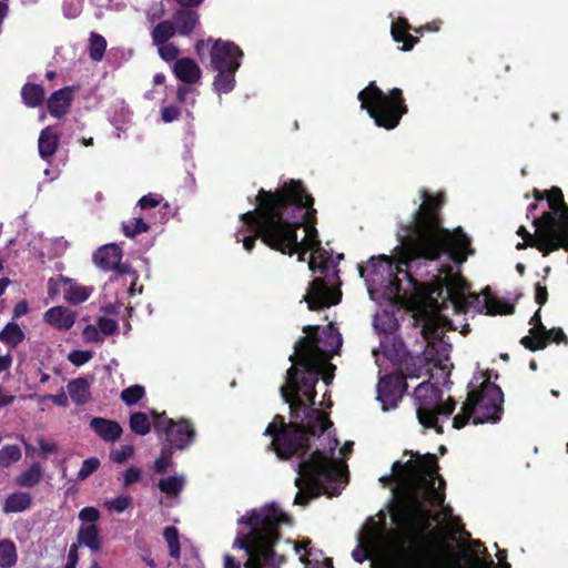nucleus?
<instances>
[{"instance_id": "f257e3e1", "label": "nucleus", "mask_w": 568, "mask_h": 568, "mask_svg": "<svg viewBox=\"0 0 568 568\" xmlns=\"http://www.w3.org/2000/svg\"><path fill=\"white\" fill-rule=\"evenodd\" d=\"M303 332L306 336L295 344L290 356L292 366L280 388L293 420L285 424L283 417L276 416L264 432L273 437L271 446L278 457L302 458L296 466L298 491L294 500L302 506L321 494L337 496L347 484L346 465L335 456L337 439L329 434L323 437L332 423L312 407L318 378L326 384L333 378L335 366L328 361L342 346V336L332 324L305 326Z\"/></svg>"}, {"instance_id": "f03ea898", "label": "nucleus", "mask_w": 568, "mask_h": 568, "mask_svg": "<svg viewBox=\"0 0 568 568\" xmlns=\"http://www.w3.org/2000/svg\"><path fill=\"white\" fill-rule=\"evenodd\" d=\"M254 211L243 213L242 227L235 234L237 242H243L245 251L251 252L256 239L273 250L305 261L311 251L308 267L312 272L323 274L311 283L304 301L310 310L335 305L341 300V292L333 288L332 277H337V270L332 256L322 247L315 223L313 197L307 194L300 181L285 182L275 192L261 190L256 196Z\"/></svg>"}, {"instance_id": "7ed1b4c3", "label": "nucleus", "mask_w": 568, "mask_h": 568, "mask_svg": "<svg viewBox=\"0 0 568 568\" xmlns=\"http://www.w3.org/2000/svg\"><path fill=\"white\" fill-rule=\"evenodd\" d=\"M420 199L423 202L410 225L400 235L394 261L386 255L373 256L358 267L371 298L377 303L385 300L404 304L415 291L427 293V287L414 277V270L433 264L440 256L462 264L471 253L469 239L460 227L450 232L439 225L436 214L439 199L429 196L425 190L420 191Z\"/></svg>"}, {"instance_id": "20e7f679", "label": "nucleus", "mask_w": 568, "mask_h": 568, "mask_svg": "<svg viewBox=\"0 0 568 568\" xmlns=\"http://www.w3.org/2000/svg\"><path fill=\"white\" fill-rule=\"evenodd\" d=\"M389 480L398 498L392 517L408 539L402 549L403 568H460L456 560L442 556L426 535L434 523L452 516V509L444 505V480L437 473L436 457L412 455L405 463L396 462Z\"/></svg>"}, {"instance_id": "39448f33", "label": "nucleus", "mask_w": 568, "mask_h": 568, "mask_svg": "<svg viewBox=\"0 0 568 568\" xmlns=\"http://www.w3.org/2000/svg\"><path fill=\"white\" fill-rule=\"evenodd\" d=\"M241 526L234 547L247 555L246 568H278L283 557L274 551L278 540V528L290 524V518L274 504L248 511L237 520Z\"/></svg>"}, {"instance_id": "423d86ee", "label": "nucleus", "mask_w": 568, "mask_h": 568, "mask_svg": "<svg viewBox=\"0 0 568 568\" xmlns=\"http://www.w3.org/2000/svg\"><path fill=\"white\" fill-rule=\"evenodd\" d=\"M438 274L433 276L427 287L430 310L437 304L442 313L452 307L456 313H486L490 315L510 314L514 306L490 296L488 293L475 294L469 291L465 280L454 271L452 264L435 266Z\"/></svg>"}, {"instance_id": "0eeeda50", "label": "nucleus", "mask_w": 568, "mask_h": 568, "mask_svg": "<svg viewBox=\"0 0 568 568\" xmlns=\"http://www.w3.org/2000/svg\"><path fill=\"white\" fill-rule=\"evenodd\" d=\"M503 402L501 389L486 379L481 383L478 392L471 390L468 394L462 412L453 419V426L459 429L466 425L470 417H473L474 424L496 423L500 419Z\"/></svg>"}, {"instance_id": "6e6552de", "label": "nucleus", "mask_w": 568, "mask_h": 568, "mask_svg": "<svg viewBox=\"0 0 568 568\" xmlns=\"http://www.w3.org/2000/svg\"><path fill=\"white\" fill-rule=\"evenodd\" d=\"M361 108L366 110L376 125L392 130L407 112L400 89H393L385 94L375 82H371L358 93Z\"/></svg>"}, {"instance_id": "1a4fd4ad", "label": "nucleus", "mask_w": 568, "mask_h": 568, "mask_svg": "<svg viewBox=\"0 0 568 568\" xmlns=\"http://www.w3.org/2000/svg\"><path fill=\"white\" fill-rule=\"evenodd\" d=\"M414 398L420 425L443 433L442 423L454 412L455 402L450 398L443 400L442 390L429 382H423L415 388Z\"/></svg>"}, {"instance_id": "9d476101", "label": "nucleus", "mask_w": 568, "mask_h": 568, "mask_svg": "<svg viewBox=\"0 0 568 568\" xmlns=\"http://www.w3.org/2000/svg\"><path fill=\"white\" fill-rule=\"evenodd\" d=\"M450 327L447 315L442 313V308L434 306V311L426 315L422 333L427 342L425 351L426 358L434 362L436 366L445 368L444 362L448 359L450 345L444 339L446 329Z\"/></svg>"}, {"instance_id": "9b49d317", "label": "nucleus", "mask_w": 568, "mask_h": 568, "mask_svg": "<svg viewBox=\"0 0 568 568\" xmlns=\"http://www.w3.org/2000/svg\"><path fill=\"white\" fill-rule=\"evenodd\" d=\"M392 547L390 541L378 527L369 526L362 531L358 546L353 550L352 556L357 562L371 559L374 568L376 565H384L388 561Z\"/></svg>"}, {"instance_id": "f8f14e48", "label": "nucleus", "mask_w": 568, "mask_h": 568, "mask_svg": "<svg viewBox=\"0 0 568 568\" xmlns=\"http://www.w3.org/2000/svg\"><path fill=\"white\" fill-rule=\"evenodd\" d=\"M195 51L201 59L209 51L214 70H237L243 57L242 50L235 43L223 40H200L195 44Z\"/></svg>"}, {"instance_id": "ddd939ff", "label": "nucleus", "mask_w": 568, "mask_h": 568, "mask_svg": "<svg viewBox=\"0 0 568 568\" xmlns=\"http://www.w3.org/2000/svg\"><path fill=\"white\" fill-rule=\"evenodd\" d=\"M154 428L159 434H165L166 440L178 449H184L194 437V429L189 420L178 422L169 418L165 414L153 413Z\"/></svg>"}, {"instance_id": "4468645a", "label": "nucleus", "mask_w": 568, "mask_h": 568, "mask_svg": "<svg viewBox=\"0 0 568 568\" xmlns=\"http://www.w3.org/2000/svg\"><path fill=\"white\" fill-rule=\"evenodd\" d=\"M92 292V286L80 285L69 277L59 276L48 281V293L50 296L62 293L64 301L73 305L85 302Z\"/></svg>"}, {"instance_id": "2eb2a0df", "label": "nucleus", "mask_w": 568, "mask_h": 568, "mask_svg": "<svg viewBox=\"0 0 568 568\" xmlns=\"http://www.w3.org/2000/svg\"><path fill=\"white\" fill-rule=\"evenodd\" d=\"M406 389L405 377L389 374L382 377L377 384V399L384 410L395 408Z\"/></svg>"}, {"instance_id": "dca6fc26", "label": "nucleus", "mask_w": 568, "mask_h": 568, "mask_svg": "<svg viewBox=\"0 0 568 568\" xmlns=\"http://www.w3.org/2000/svg\"><path fill=\"white\" fill-rule=\"evenodd\" d=\"M294 549L305 568H333L332 559L325 557L322 550L313 547L312 541L307 538L295 542Z\"/></svg>"}, {"instance_id": "f3484780", "label": "nucleus", "mask_w": 568, "mask_h": 568, "mask_svg": "<svg viewBox=\"0 0 568 568\" xmlns=\"http://www.w3.org/2000/svg\"><path fill=\"white\" fill-rule=\"evenodd\" d=\"M77 314L65 306H53L43 314V321L58 331L67 332L75 323Z\"/></svg>"}, {"instance_id": "a211bd4d", "label": "nucleus", "mask_w": 568, "mask_h": 568, "mask_svg": "<svg viewBox=\"0 0 568 568\" xmlns=\"http://www.w3.org/2000/svg\"><path fill=\"white\" fill-rule=\"evenodd\" d=\"M174 74L186 84H193L200 81L202 71L199 64L190 58H181L174 62Z\"/></svg>"}, {"instance_id": "6ab92c4d", "label": "nucleus", "mask_w": 568, "mask_h": 568, "mask_svg": "<svg viewBox=\"0 0 568 568\" xmlns=\"http://www.w3.org/2000/svg\"><path fill=\"white\" fill-rule=\"evenodd\" d=\"M121 258V248L115 244L102 246L93 256L95 264L103 270H116Z\"/></svg>"}, {"instance_id": "aec40b11", "label": "nucleus", "mask_w": 568, "mask_h": 568, "mask_svg": "<svg viewBox=\"0 0 568 568\" xmlns=\"http://www.w3.org/2000/svg\"><path fill=\"white\" fill-rule=\"evenodd\" d=\"M73 91L71 88H63L54 92L48 100V109L52 116L61 118L68 113L72 102Z\"/></svg>"}, {"instance_id": "412c9836", "label": "nucleus", "mask_w": 568, "mask_h": 568, "mask_svg": "<svg viewBox=\"0 0 568 568\" xmlns=\"http://www.w3.org/2000/svg\"><path fill=\"white\" fill-rule=\"evenodd\" d=\"M90 427L105 442H115L122 434V428L116 422L101 417L92 418Z\"/></svg>"}, {"instance_id": "4be33fe9", "label": "nucleus", "mask_w": 568, "mask_h": 568, "mask_svg": "<svg viewBox=\"0 0 568 568\" xmlns=\"http://www.w3.org/2000/svg\"><path fill=\"white\" fill-rule=\"evenodd\" d=\"M78 547H88L91 551H99L102 547V538L97 525H81L77 532Z\"/></svg>"}, {"instance_id": "5701e85b", "label": "nucleus", "mask_w": 568, "mask_h": 568, "mask_svg": "<svg viewBox=\"0 0 568 568\" xmlns=\"http://www.w3.org/2000/svg\"><path fill=\"white\" fill-rule=\"evenodd\" d=\"M59 143V136L58 134L50 128H45L41 131L39 141H38V149L39 154L43 160L50 159Z\"/></svg>"}, {"instance_id": "b1692460", "label": "nucleus", "mask_w": 568, "mask_h": 568, "mask_svg": "<svg viewBox=\"0 0 568 568\" xmlns=\"http://www.w3.org/2000/svg\"><path fill=\"white\" fill-rule=\"evenodd\" d=\"M175 30L181 36H189L199 22V16L192 10H179L174 14Z\"/></svg>"}, {"instance_id": "393cba45", "label": "nucleus", "mask_w": 568, "mask_h": 568, "mask_svg": "<svg viewBox=\"0 0 568 568\" xmlns=\"http://www.w3.org/2000/svg\"><path fill=\"white\" fill-rule=\"evenodd\" d=\"M68 393L77 405L85 404L90 398V384L85 378H75L68 386Z\"/></svg>"}, {"instance_id": "a878e982", "label": "nucleus", "mask_w": 568, "mask_h": 568, "mask_svg": "<svg viewBox=\"0 0 568 568\" xmlns=\"http://www.w3.org/2000/svg\"><path fill=\"white\" fill-rule=\"evenodd\" d=\"M409 29V24L405 19L398 18L396 21L392 23V36L396 42H403V50H410L416 43V39H414L410 34L407 33Z\"/></svg>"}, {"instance_id": "bb28decb", "label": "nucleus", "mask_w": 568, "mask_h": 568, "mask_svg": "<svg viewBox=\"0 0 568 568\" xmlns=\"http://www.w3.org/2000/svg\"><path fill=\"white\" fill-rule=\"evenodd\" d=\"M31 495L26 491H17L9 495L3 504L4 513H19L28 509L31 505Z\"/></svg>"}, {"instance_id": "cd10ccee", "label": "nucleus", "mask_w": 568, "mask_h": 568, "mask_svg": "<svg viewBox=\"0 0 568 568\" xmlns=\"http://www.w3.org/2000/svg\"><path fill=\"white\" fill-rule=\"evenodd\" d=\"M43 477V469L38 464H32L29 468L22 471L19 476L16 477L14 483L20 487H34L38 485Z\"/></svg>"}, {"instance_id": "c85d7f7f", "label": "nucleus", "mask_w": 568, "mask_h": 568, "mask_svg": "<svg viewBox=\"0 0 568 568\" xmlns=\"http://www.w3.org/2000/svg\"><path fill=\"white\" fill-rule=\"evenodd\" d=\"M217 72L213 81L214 90L219 94L231 92L235 87V72L237 70H215Z\"/></svg>"}, {"instance_id": "c756f323", "label": "nucleus", "mask_w": 568, "mask_h": 568, "mask_svg": "<svg viewBox=\"0 0 568 568\" xmlns=\"http://www.w3.org/2000/svg\"><path fill=\"white\" fill-rule=\"evenodd\" d=\"M18 552L13 541L9 539L0 540V567L11 568L17 564Z\"/></svg>"}, {"instance_id": "7c9ffc66", "label": "nucleus", "mask_w": 568, "mask_h": 568, "mask_svg": "<svg viewBox=\"0 0 568 568\" xmlns=\"http://www.w3.org/2000/svg\"><path fill=\"white\" fill-rule=\"evenodd\" d=\"M21 94L23 102L30 108L40 105L44 100V91L42 87L37 84H26Z\"/></svg>"}, {"instance_id": "2f4dec72", "label": "nucleus", "mask_w": 568, "mask_h": 568, "mask_svg": "<svg viewBox=\"0 0 568 568\" xmlns=\"http://www.w3.org/2000/svg\"><path fill=\"white\" fill-rule=\"evenodd\" d=\"M175 32L176 30L172 22L162 21L158 23L151 32L153 43L161 44L168 42V40H170L175 34Z\"/></svg>"}, {"instance_id": "473e14b6", "label": "nucleus", "mask_w": 568, "mask_h": 568, "mask_svg": "<svg viewBox=\"0 0 568 568\" xmlns=\"http://www.w3.org/2000/svg\"><path fill=\"white\" fill-rule=\"evenodd\" d=\"M24 338V333L16 323H9L0 332V341L10 346H16Z\"/></svg>"}, {"instance_id": "72a5a7b5", "label": "nucleus", "mask_w": 568, "mask_h": 568, "mask_svg": "<svg viewBox=\"0 0 568 568\" xmlns=\"http://www.w3.org/2000/svg\"><path fill=\"white\" fill-rule=\"evenodd\" d=\"M184 484L183 476H170L159 481V488L166 495L176 496L183 489Z\"/></svg>"}, {"instance_id": "f704fd0d", "label": "nucleus", "mask_w": 568, "mask_h": 568, "mask_svg": "<svg viewBox=\"0 0 568 568\" xmlns=\"http://www.w3.org/2000/svg\"><path fill=\"white\" fill-rule=\"evenodd\" d=\"M531 336H525L520 343L530 351L541 349L547 345V334L540 333L536 328L530 329Z\"/></svg>"}, {"instance_id": "c9c22d12", "label": "nucleus", "mask_w": 568, "mask_h": 568, "mask_svg": "<svg viewBox=\"0 0 568 568\" xmlns=\"http://www.w3.org/2000/svg\"><path fill=\"white\" fill-rule=\"evenodd\" d=\"M130 427L138 435H146L151 429V423L145 413H134L130 418Z\"/></svg>"}, {"instance_id": "e433bc0d", "label": "nucleus", "mask_w": 568, "mask_h": 568, "mask_svg": "<svg viewBox=\"0 0 568 568\" xmlns=\"http://www.w3.org/2000/svg\"><path fill=\"white\" fill-rule=\"evenodd\" d=\"M21 449L17 445H7L0 449V466L9 467L21 458Z\"/></svg>"}, {"instance_id": "4c0bfd02", "label": "nucleus", "mask_w": 568, "mask_h": 568, "mask_svg": "<svg viewBox=\"0 0 568 568\" xmlns=\"http://www.w3.org/2000/svg\"><path fill=\"white\" fill-rule=\"evenodd\" d=\"M106 48L105 39L100 36L93 33L90 39V57L94 61H100L103 58L104 51Z\"/></svg>"}, {"instance_id": "58836bf2", "label": "nucleus", "mask_w": 568, "mask_h": 568, "mask_svg": "<svg viewBox=\"0 0 568 568\" xmlns=\"http://www.w3.org/2000/svg\"><path fill=\"white\" fill-rule=\"evenodd\" d=\"M123 231L126 236L133 237L136 234L149 231V225L142 217H133L131 221L123 223Z\"/></svg>"}, {"instance_id": "ea45409f", "label": "nucleus", "mask_w": 568, "mask_h": 568, "mask_svg": "<svg viewBox=\"0 0 568 568\" xmlns=\"http://www.w3.org/2000/svg\"><path fill=\"white\" fill-rule=\"evenodd\" d=\"M164 538L168 542L170 555L172 557L179 558L180 556V544H179V532L174 527H166L164 529Z\"/></svg>"}, {"instance_id": "a19ab883", "label": "nucleus", "mask_w": 568, "mask_h": 568, "mask_svg": "<svg viewBox=\"0 0 568 568\" xmlns=\"http://www.w3.org/2000/svg\"><path fill=\"white\" fill-rule=\"evenodd\" d=\"M144 395V388L141 385L130 386L121 392V399L126 405H134Z\"/></svg>"}, {"instance_id": "79ce46f5", "label": "nucleus", "mask_w": 568, "mask_h": 568, "mask_svg": "<svg viewBox=\"0 0 568 568\" xmlns=\"http://www.w3.org/2000/svg\"><path fill=\"white\" fill-rule=\"evenodd\" d=\"M132 504V497L129 495H120L104 503L105 508L118 514L123 513Z\"/></svg>"}, {"instance_id": "37998d69", "label": "nucleus", "mask_w": 568, "mask_h": 568, "mask_svg": "<svg viewBox=\"0 0 568 568\" xmlns=\"http://www.w3.org/2000/svg\"><path fill=\"white\" fill-rule=\"evenodd\" d=\"M100 467V460L97 457L88 458L82 463L78 473V479L84 480Z\"/></svg>"}, {"instance_id": "c03bdc74", "label": "nucleus", "mask_w": 568, "mask_h": 568, "mask_svg": "<svg viewBox=\"0 0 568 568\" xmlns=\"http://www.w3.org/2000/svg\"><path fill=\"white\" fill-rule=\"evenodd\" d=\"M393 326L394 320L387 313L377 314L374 318V327L382 333H387Z\"/></svg>"}, {"instance_id": "a18cd8bd", "label": "nucleus", "mask_w": 568, "mask_h": 568, "mask_svg": "<svg viewBox=\"0 0 568 568\" xmlns=\"http://www.w3.org/2000/svg\"><path fill=\"white\" fill-rule=\"evenodd\" d=\"M155 45L158 47L160 57L165 61L175 60L179 55V49L172 43L164 42Z\"/></svg>"}, {"instance_id": "49530a36", "label": "nucleus", "mask_w": 568, "mask_h": 568, "mask_svg": "<svg viewBox=\"0 0 568 568\" xmlns=\"http://www.w3.org/2000/svg\"><path fill=\"white\" fill-rule=\"evenodd\" d=\"M195 90L187 85H181L178 88L176 91V98L180 103L186 104L190 103V105L195 104Z\"/></svg>"}, {"instance_id": "de8ad7c7", "label": "nucleus", "mask_w": 568, "mask_h": 568, "mask_svg": "<svg viewBox=\"0 0 568 568\" xmlns=\"http://www.w3.org/2000/svg\"><path fill=\"white\" fill-rule=\"evenodd\" d=\"M172 465L171 449L164 448L160 457L154 462V470L156 473H164Z\"/></svg>"}, {"instance_id": "09e8293b", "label": "nucleus", "mask_w": 568, "mask_h": 568, "mask_svg": "<svg viewBox=\"0 0 568 568\" xmlns=\"http://www.w3.org/2000/svg\"><path fill=\"white\" fill-rule=\"evenodd\" d=\"M100 518V511L94 507H84L79 513V519L83 525H95Z\"/></svg>"}, {"instance_id": "8fccbe9b", "label": "nucleus", "mask_w": 568, "mask_h": 568, "mask_svg": "<svg viewBox=\"0 0 568 568\" xmlns=\"http://www.w3.org/2000/svg\"><path fill=\"white\" fill-rule=\"evenodd\" d=\"M37 444L39 446L38 454L41 456H48L58 450V444L54 440L45 439L43 436L37 437Z\"/></svg>"}, {"instance_id": "3c124183", "label": "nucleus", "mask_w": 568, "mask_h": 568, "mask_svg": "<svg viewBox=\"0 0 568 568\" xmlns=\"http://www.w3.org/2000/svg\"><path fill=\"white\" fill-rule=\"evenodd\" d=\"M93 354L90 351H72L68 355V359L75 366H81L92 358Z\"/></svg>"}, {"instance_id": "603ef678", "label": "nucleus", "mask_w": 568, "mask_h": 568, "mask_svg": "<svg viewBox=\"0 0 568 568\" xmlns=\"http://www.w3.org/2000/svg\"><path fill=\"white\" fill-rule=\"evenodd\" d=\"M141 476H142V470L138 467H129L124 473H123V486L124 487H128L136 481H139L141 479Z\"/></svg>"}, {"instance_id": "864d4df0", "label": "nucleus", "mask_w": 568, "mask_h": 568, "mask_svg": "<svg viewBox=\"0 0 568 568\" xmlns=\"http://www.w3.org/2000/svg\"><path fill=\"white\" fill-rule=\"evenodd\" d=\"M98 327L102 334L112 335L118 329V323L109 317H100Z\"/></svg>"}, {"instance_id": "5fc2aeb1", "label": "nucleus", "mask_w": 568, "mask_h": 568, "mask_svg": "<svg viewBox=\"0 0 568 568\" xmlns=\"http://www.w3.org/2000/svg\"><path fill=\"white\" fill-rule=\"evenodd\" d=\"M83 338L85 342H90V343H93V342H101L102 338H101V332L99 329V327L94 326V325H88L84 329H83Z\"/></svg>"}, {"instance_id": "6e6d98bb", "label": "nucleus", "mask_w": 568, "mask_h": 568, "mask_svg": "<svg viewBox=\"0 0 568 568\" xmlns=\"http://www.w3.org/2000/svg\"><path fill=\"white\" fill-rule=\"evenodd\" d=\"M133 454L132 446H123L120 449L113 450L111 453V458L115 463H123Z\"/></svg>"}, {"instance_id": "4d7b16f0", "label": "nucleus", "mask_w": 568, "mask_h": 568, "mask_svg": "<svg viewBox=\"0 0 568 568\" xmlns=\"http://www.w3.org/2000/svg\"><path fill=\"white\" fill-rule=\"evenodd\" d=\"M160 201H161V197L159 195L150 193L148 195L142 196L139 200V206L142 210L154 207L160 203Z\"/></svg>"}, {"instance_id": "13d9d810", "label": "nucleus", "mask_w": 568, "mask_h": 568, "mask_svg": "<svg viewBox=\"0 0 568 568\" xmlns=\"http://www.w3.org/2000/svg\"><path fill=\"white\" fill-rule=\"evenodd\" d=\"M180 115V111L175 106H165L162 109V120L164 122H172L175 121Z\"/></svg>"}, {"instance_id": "bf43d9fd", "label": "nucleus", "mask_w": 568, "mask_h": 568, "mask_svg": "<svg viewBox=\"0 0 568 568\" xmlns=\"http://www.w3.org/2000/svg\"><path fill=\"white\" fill-rule=\"evenodd\" d=\"M78 545L73 544L71 545L68 554V562L65 565V568H75L77 564L79 561V552H78Z\"/></svg>"}, {"instance_id": "052dcab7", "label": "nucleus", "mask_w": 568, "mask_h": 568, "mask_svg": "<svg viewBox=\"0 0 568 568\" xmlns=\"http://www.w3.org/2000/svg\"><path fill=\"white\" fill-rule=\"evenodd\" d=\"M547 334V341L552 337L554 342L556 343H568L567 336L560 328H552L550 331H546Z\"/></svg>"}, {"instance_id": "680f3d73", "label": "nucleus", "mask_w": 568, "mask_h": 568, "mask_svg": "<svg viewBox=\"0 0 568 568\" xmlns=\"http://www.w3.org/2000/svg\"><path fill=\"white\" fill-rule=\"evenodd\" d=\"M535 300L539 305H544L547 302L548 292L546 286L540 283L536 284Z\"/></svg>"}, {"instance_id": "e2e57ef3", "label": "nucleus", "mask_w": 568, "mask_h": 568, "mask_svg": "<svg viewBox=\"0 0 568 568\" xmlns=\"http://www.w3.org/2000/svg\"><path fill=\"white\" fill-rule=\"evenodd\" d=\"M97 6L101 8L121 9L125 6L126 0H94Z\"/></svg>"}, {"instance_id": "0e129e2a", "label": "nucleus", "mask_w": 568, "mask_h": 568, "mask_svg": "<svg viewBox=\"0 0 568 568\" xmlns=\"http://www.w3.org/2000/svg\"><path fill=\"white\" fill-rule=\"evenodd\" d=\"M47 398L51 399L55 405L61 406V407H64L68 405V396L64 392L43 397L42 399H47Z\"/></svg>"}, {"instance_id": "69168bd1", "label": "nucleus", "mask_w": 568, "mask_h": 568, "mask_svg": "<svg viewBox=\"0 0 568 568\" xmlns=\"http://www.w3.org/2000/svg\"><path fill=\"white\" fill-rule=\"evenodd\" d=\"M530 324L534 325L532 328L538 329L540 333H546V327L542 325L540 320V310H538L530 320Z\"/></svg>"}, {"instance_id": "338daca9", "label": "nucleus", "mask_w": 568, "mask_h": 568, "mask_svg": "<svg viewBox=\"0 0 568 568\" xmlns=\"http://www.w3.org/2000/svg\"><path fill=\"white\" fill-rule=\"evenodd\" d=\"M80 11H81L80 1H77V3L74 6H72L70 9H69V3L65 2L64 12L68 17L74 18L80 13Z\"/></svg>"}, {"instance_id": "774afa93", "label": "nucleus", "mask_w": 568, "mask_h": 568, "mask_svg": "<svg viewBox=\"0 0 568 568\" xmlns=\"http://www.w3.org/2000/svg\"><path fill=\"white\" fill-rule=\"evenodd\" d=\"M28 304L27 302L22 301V302H19L16 306H14V316L16 317H20L22 315H26L28 313Z\"/></svg>"}]
</instances>
